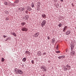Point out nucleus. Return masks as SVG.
<instances>
[{
    "instance_id": "13",
    "label": "nucleus",
    "mask_w": 76,
    "mask_h": 76,
    "mask_svg": "<svg viewBox=\"0 0 76 76\" xmlns=\"http://www.w3.org/2000/svg\"><path fill=\"white\" fill-rule=\"evenodd\" d=\"M42 16L43 18H46V15L44 14H42Z\"/></svg>"
},
{
    "instance_id": "24",
    "label": "nucleus",
    "mask_w": 76,
    "mask_h": 76,
    "mask_svg": "<svg viewBox=\"0 0 76 76\" xmlns=\"http://www.w3.org/2000/svg\"><path fill=\"white\" fill-rule=\"evenodd\" d=\"M55 42V40L54 39H52V43H53V44H54V42Z\"/></svg>"
},
{
    "instance_id": "34",
    "label": "nucleus",
    "mask_w": 76,
    "mask_h": 76,
    "mask_svg": "<svg viewBox=\"0 0 76 76\" xmlns=\"http://www.w3.org/2000/svg\"><path fill=\"white\" fill-rule=\"evenodd\" d=\"M3 37H4V38H6V36L4 35L3 36Z\"/></svg>"
},
{
    "instance_id": "18",
    "label": "nucleus",
    "mask_w": 76,
    "mask_h": 76,
    "mask_svg": "<svg viewBox=\"0 0 76 76\" xmlns=\"http://www.w3.org/2000/svg\"><path fill=\"white\" fill-rule=\"evenodd\" d=\"M31 63L32 64H35V63L34 62V60H32L31 61Z\"/></svg>"
},
{
    "instance_id": "8",
    "label": "nucleus",
    "mask_w": 76,
    "mask_h": 76,
    "mask_svg": "<svg viewBox=\"0 0 76 76\" xmlns=\"http://www.w3.org/2000/svg\"><path fill=\"white\" fill-rule=\"evenodd\" d=\"M4 4H5V6H8L9 3L6 1H5L4 2Z\"/></svg>"
},
{
    "instance_id": "30",
    "label": "nucleus",
    "mask_w": 76,
    "mask_h": 76,
    "mask_svg": "<svg viewBox=\"0 0 76 76\" xmlns=\"http://www.w3.org/2000/svg\"><path fill=\"white\" fill-rule=\"evenodd\" d=\"M56 53H60V52L59 51H56Z\"/></svg>"
},
{
    "instance_id": "15",
    "label": "nucleus",
    "mask_w": 76,
    "mask_h": 76,
    "mask_svg": "<svg viewBox=\"0 0 76 76\" xmlns=\"http://www.w3.org/2000/svg\"><path fill=\"white\" fill-rule=\"evenodd\" d=\"M26 24V23L25 22H22L21 23V25L22 26H24Z\"/></svg>"
},
{
    "instance_id": "28",
    "label": "nucleus",
    "mask_w": 76,
    "mask_h": 76,
    "mask_svg": "<svg viewBox=\"0 0 76 76\" xmlns=\"http://www.w3.org/2000/svg\"><path fill=\"white\" fill-rule=\"evenodd\" d=\"M61 26H62V25L61 23H60L58 25V26H59V27H61Z\"/></svg>"
},
{
    "instance_id": "29",
    "label": "nucleus",
    "mask_w": 76,
    "mask_h": 76,
    "mask_svg": "<svg viewBox=\"0 0 76 76\" xmlns=\"http://www.w3.org/2000/svg\"><path fill=\"white\" fill-rule=\"evenodd\" d=\"M1 61H2V62H3L4 61V58H2L1 59Z\"/></svg>"
},
{
    "instance_id": "26",
    "label": "nucleus",
    "mask_w": 76,
    "mask_h": 76,
    "mask_svg": "<svg viewBox=\"0 0 76 76\" xmlns=\"http://www.w3.org/2000/svg\"><path fill=\"white\" fill-rule=\"evenodd\" d=\"M61 58H65V56H61Z\"/></svg>"
},
{
    "instance_id": "7",
    "label": "nucleus",
    "mask_w": 76,
    "mask_h": 76,
    "mask_svg": "<svg viewBox=\"0 0 76 76\" xmlns=\"http://www.w3.org/2000/svg\"><path fill=\"white\" fill-rule=\"evenodd\" d=\"M67 26H65L63 30V32H65V31H66V30H67Z\"/></svg>"
},
{
    "instance_id": "17",
    "label": "nucleus",
    "mask_w": 76,
    "mask_h": 76,
    "mask_svg": "<svg viewBox=\"0 0 76 76\" xmlns=\"http://www.w3.org/2000/svg\"><path fill=\"white\" fill-rule=\"evenodd\" d=\"M64 71H66V70H68V67H66V66L65 67V68H64Z\"/></svg>"
},
{
    "instance_id": "35",
    "label": "nucleus",
    "mask_w": 76,
    "mask_h": 76,
    "mask_svg": "<svg viewBox=\"0 0 76 76\" xmlns=\"http://www.w3.org/2000/svg\"><path fill=\"white\" fill-rule=\"evenodd\" d=\"M38 4H39L38 5V6H39V5H40L41 4L40 3V2H38Z\"/></svg>"
},
{
    "instance_id": "9",
    "label": "nucleus",
    "mask_w": 76,
    "mask_h": 76,
    "mask_svg": "<svg viewBox=\"0 0 76 76\" xmlns=\"http://www.w3.org/2000/svg\"><path fill=\"white\" fill-rule=\"evenodd\" d=\"M66 35H69V34H70V31H68L66 32Z\"/></svg>"
},
{
    "instance_id": "12",
    "label": "nucleus",
    "mask_w": 76,
    "mask_h": 76,
    "mask_svg": "<svg viewBox=\"0 0 76 76\" xmlns=\"http://www.w3.org/2000/svg\"><path fill=\"white\" fill-rule=\"evenodd\" d=\"M18 9L19 10H20V11H23V10H24V9L22 8H19Z\"/></svg>"
},
{
    "instance_id": "5",
    "label": "nucleus",
    "mask_w": 76,
    "mask_h": 76,
    "mask_svg": "<svg viewBox=\"0 0 76 76\" xmlns=\"http://www.w3.org/2000/svg\"><path fill=\"white\" fill-rule=\"evenodd\" d=\"M26 54V55L28 54V55H30V52H29L28 50L26 51L25 52V54Z\"/></svg>"
},
{
    "instance_id": "22",
    "label": "nucleus",
    "mask_w": 76,
    "mask_h": 76,
    "mask_svg": "<svg viewBox=\"0 0 76 76\" xmlns=\"http://www.w3.org/2000/svg\"><path fill=\"white\" fill-rule=\"evenodd\" d=\"M24 19L25 20H28V18H27V17L26 16L24 18Z\"/></svg>"
},
{
    "instance_id": "4",
    "label": "nucleus",
    "mask_w": 76,
    "mask_h": 76,
    "mask_svg": "<svg viewBox=\"0 0 76 76\" xmlns=\"http://www.w3.org/2000/svg\"><path fill=\"white\" fill-rule=\"evenodd\" d=\"M22 31H26L27 32L28 31V28L26 27H23L21 29Z\"/></svg>"
},
{
    "instance_id": "11",
    "label": "nucleus",
    "mask_w": 76,
    "mask_h": 76,
    "mask_svg": "<svg viewBox=\"0 0 76 76\" xmlns=\"http://www.w3.org/2000/svg\"><path fill=\"white\" fill-rule=\"evenodd\" d=\"M26 61V59L25 58H23L22 60L23 62H25Z\"/></svg>"
},
{
    "instance_id": "39",
    "label": "nucleus",
    "mask_w": 76,
    "mask_h": 76,
    "mask_svg": "<svg viewBox=\"0 0 76 76\" xmlns=\"http://www.w3.org/2000/svg\"><path fill=\"white\" fill-rule=\"evenodd\" d=\"M66 52H67V50L66 49Z\"/></svg>"
},
{
    "instance_id": "16",
    "label": "nucleus",
    "mask_w": 76,
    "mask_h": 76,
    "mask_svg": "<svg viewBox=\"0 0 76 76\" xmlns=\"http://www.w3.org/2000/svg\"><path fill=\"white\" fill-rule=\"evenodd\" d=\"M71 50L72 51L73 50V48H74V46L72 45H71Z\"/></svg>"
},
{
    "instance_id": "2",
    "label": "nucleus",
    "mask_w": 76,
    "mask_h": 76,
    "mask_svg": "<svg viewBox=\"0 0 76 76\" xmlns=\"http://www.w3.org/2000/svg\"><path fill=\"white\" fill-rule=\"evenodd\" d=\"M18 74H22L23 72H22V70H15V71Z\"/></svg>"
},
{
    "instance_id": "1",
    "label": "nucleus",
    "mask_w": 76,
    "mask_h": 76,
    "mask_svg": "<svg viewBox=\"0 0 76 76\" xmlns=\"http://www.w3.org/2000/svg\"><path fill=\"white\" fill-rule=\"evenodd\" d=\"M45 23H46V21L44 20L41 24V26L44 27L45 25Z\"/></svg>"
},
{
    "instance_id": "23",
    "label": "nucleus",
    "mask_w": 76,
    "mask_h": 76,
    "mask_svg": "<svg viewBox=\"0 0 76 76\" xmlns=\"http://www.w3.org/2000/svg\"><path fill=\"white\" fill-rule=\"evenodd\" d=\"M12 34L13 35H14L15 37H16V34L15 33H13Z\"/></svg>"
},
{
    "instance_id": "6",
    "label": "nucleus",
    "mask_w": 76,
    "mask_h": 76,
    "mask_svg": "<svg viewBox=\"0 0 76 76\" xmlns=\"http://www.w3.org/2000/svg\"><path fill=\"white\" fill-rule=\"evenodd\" d=\"M39 35V33H37L34 35V37H37Z\"/></svg>"
},
{
    "instance_id": "41",
    "label": "nucleus",
    "mask_w": 76,
    "mask_h": 76,
    "mask_svg": "<svg viewBox=\"0 0 76 76\" xmlns=\"http://www.w3.org/2000/svg\"><path fill=\"white\" fill-rule=\"evenodd\" d=\"M75 28H76V27H75Z\"/></svg>"
},
{
    "instance_id": "36",
    "label": "nucleus",
    "mask_w": 76,
    "mask_h": 76,
    "mask_svg": "<svg viewBox=\"0 0 76 76\" xmlns=\"http://www.w3.org/2000/svg\"><path fill=\"white\" fill-rule=\"evenodd\" d=\"M48 39H50V37H48Z\"/></svg>"
},
{
    "instance_id": "19",
    "label": "nucleus",
    "mask_w": 76,
    "mask_h": 76,
    "mask_svg": "<svg viewBox=\"0 0 76 76\" xmlns=\"http://www.w3.org/2000/svg\"><path fill=\"white\" fill-rule=\"evenodd\" d=\"M28 10H29V11H31L32 10V9L31 7H28Z\"/></svg>"
},
{
    "instance_id": "38",
    "label": "nucleus",
    "mask_w": 76,
    "mask_h": 76,
    "mask_svg": "<svg viewBox=\"0 0 76 76\" xmlns=\"http://www.w3.org/2000/svg\"><path fill=\"white\" fill-rule=\"evenodd\" d=\"M60 1L62 2H63V0H60Z\"/></svg>"
},
{
    "instance_id": "37",
    "label": "nucleus",
    "mask_w": 76,
    "mask_h": 76,
    "mask_svg": "<svg viewBox=\"0 0 76 76\" xmlns=\"http://www.w3.org/2000/svg\"><path fill=\"white\" fill-rule=\"evenodd\" d=\"M72 6H73V7H74V5H73V4H72Z\"/></svg>"
},
{
    "instance_id": "32",
    "label": "nucleus",
    "mask_w": 76,
    "mask_h": 76,
    "mask_svg": "<svg viewBox=\"0 0 76 76\" xmlns=\"http://www.w3.org/2000/svg\"><path fill=\"white\" fill-rule=\"evenodd\" d=\"M58 58H59V59H61V56L58 57Z\"/></svg>"
},
{
    "instance_id": "33",
    "label": "nucleus",
    "mask_w": 76,
    "mask_h": 76,
    "mask_svg": "<svg viewBox=\"0 0 76 76\" xmlns=\"http://www.w3.org/2000/svg\"><path fill=\"white\" fill-rule=\"evenodd\" d=\"M45 54H45V53H43L42 54V55H43L44 56L45 55Z\"/></svg>"
},
{
    "instance_id": "10",
    "label": "nucleus",
    "mask_w": 76,
    "mask_h": 76,
    "mask_svg": "<svg viewBox=\"0 0 76 76\" xmlns=\"http://www.w3.org/2000/svg\"><path fill=\"white\" fill-rule=\"evenodd\" d=\"M66 67H68V70H70V66H69L68 65H66Z\"/></svg>"
},
{
    "instance_id": "31",
    "label": "nucleus",
    "mask_w": 76,
    "mask_h": 76,
    "mask_svg": "<svg viewBox=\"0 0 76 76\" xmlns=\"http://www.w3.org/2000/svg\"><path fill=\"white\" fill-rule=\"evenodd\" d=\"M31 7H34V4H31Z\"/></svg>"
},
{
    "instance_id": "14",
    "label": "nucleus",
    "mask_w": 76,
    "mask_h": 76,
    "mask_svg": "<svg viewBox=\"0 0 76 76\" xmlns=\"http://www.w3.org/2000/svg\"><path fill=\"white\" fill-rule=\"evenodd\" d=\"M37 54L38 56H41V52L40 51H39L37 53Z\"/></svg>"
},
{
    "instance_id": "21",
    "label": "nucleus",
    "mask_w": 76,
    "mask_h": 76,
    "mask_svg": "<svg viewBox=\"0 0 76 76\" xmlns=\"http://www.w3.org/2000/svg\"><path fill=\"white\" fill-rule=\"evenodd\" d=\"M19 0H16L15 1V3H18L19 2Z\"/></svg>"
},
{
    "instance_id": "20",
    "label": "nucleus",
    "mask_w": 76,
    "mask_h": 76,
    "mask_svg": "<svg viewBox=\"0 0 76 76\" xmlns=\"http://www.w3.org/2000/svg\"><path fill=\"white\" fill-rule=\"evenodd\" d=\"M44 70V71H45V72H46L47 71V69H46V67L45 66V67L43 68V69Z\"/></svg>"
},
{
    "instance_id": "40",
    "label": "nucleus",
    "mask_w": 76,
    "mask_h": 76,
    "mask_svg": "<svg viewBox=\"0 0 76 76\" xmlns=\"http://www.w3.org/2000/svg\"><path fill=\"white\" fill-rule=\"evenodd\" d=\"M7 14H8V12H7Z\"/></svg>"
},
{
    "instance_id": "25",
    "label": "nucleus",
    "mask_w": 76,
    "mask_h": 76,
    "mask_svg": "<svg viewBox=\"0 0 76 76\" xmlns=\"http://www.w3.org/2000/svg\"><path fill=\"white\" fill-rule=\"evenodd\" d=\"M45 66L44 65H43L41 67V69H44V67H45Z\"/></svg>"
},
{
    "instance_id": "3",
    "label": "nucleus",
    "mask_w": 76,
    "mask_h": 76,
    "mask_svg": "<svg viewBox=\"0 0 76 76\" xmlns=\"http://www.w3.org/2000/svg\"><path fill=\"white\" fill-rule=\"evenodd\" d=\"M75 52L74 51H72L70 53V56L71 57H73L74 56H75Z\"/></svg>"
},
{
    "instance_id": "27",
    "label": "nucleus",
    "mask_w": 76,
    "mask_h": 76,
    "mask_svg": "<svg viewBox=\"0 0 76 76\" xmlns=\"http://www.w3.org/2000/svg\"><path fill=\"white\" fill-rule=\"evenodd\" d=\"M56 50H58V45H57V47H56Z\"/></svg>"
}]
</instances>
